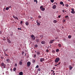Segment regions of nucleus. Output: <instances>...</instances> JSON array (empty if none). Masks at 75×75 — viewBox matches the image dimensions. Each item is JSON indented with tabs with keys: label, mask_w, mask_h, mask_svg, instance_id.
Here are the masks:
<instances>
[{
	"label": "nucleus",
	"mask_w": 75,
	"mask_h": 75,
	"mask_svg": "<svg viewBox=\"0 0 75 75\" xmlns=\"http://www.w3.org/2000/svg\"><path fill=\"white\" fill-rule=\"evenodd\" d=\"M19 75H23V72L21 71L19 73Z\"/></svg>",
	"instance_id": "ddd939ff"
},
{
	"label": "nucleus",
	"mask_w": 75,
	"mask_h": 75,
	"mask_svg": "<svg viewBox=\"0 0 75 75\" xmlns=\"http://www.w3.org/2000/svg\"><path fill=\"white\" fill-rule=\"evenodd\" d=\"M36 41L37 42H39V41H40V40L39 39H36Z\"/></svg>",
	"instance_id": "6ab92c4d"
},
{
	"label": "nucleus",
	"mask_w": 75,
	"mask_h": 75,
	"mask_svg": "<svg viewBox=\"0 0 75 75\" xmlns=\"http://www.w3.org/2000/svg\"><path fill=\"white\" fill-rule=\"evenodd\" d=\"M13 17L15 19H16L17 20H18V17H17L14 16V15H13Z\"/></svg>",
	"instance_id": "39448f33"
},
{
	"label": "nucleus",
	"mask_w": 75,
	"mask_h": 75,
	"mask_svg": "<svg viewBox=\"0 0 75 75\" xmlns=\"http://www.w3.org/2000/svg\"><path fill=\"white\" fill-rule=\"evenodd\" d=\"M58 45H59V47H61V44H58Z\"/></svg>",
	"instance_id": "c85d7f7f"
},
{
	"label": "nucleus",
	"mask_w": 75,
	"mask_h": 75,
	"mask_svg": "<svg viewBox=\"0 0 75 75\" xmlns=\"http://www.w3.org/2000/svg\"><path fill=\"white\" fill-rule=\"evenodd\" d=\"M25 24H26V25H29V22H26Z\"/></svg>",
	"instance_id": "9d476101"
},
{
	"label": "nucleus",
	"mask_w": 75,
	"mask_h": 75,
	"mask_svg": "<svg viewBox=\"0 0 75 75\" xmlns=\"http://www.w3.org/2000/svg\"><path fill=\"white\" fill-rule=\"evenodd\" d=\"M38 17L39 18H41V16L39 15L38 16Z\"/></svg>",
	"instance_id": "f704fd0d"
},
{
	"label": "nucleus",
	"mask_w": 75,
	"mask_h": 75,
	"mask_svg": "<svg viewBox=\"0 0 75 75\" xmlns=\"http://www.w3.org/2000/svg\"><path fill=\"white\" fill-rule=\"evenodd\" d=\"M12 8V7H11V6H10L8 7V8Z\"/></svg>",
	"instance_id": "de8ad7c7"
},
{
	"label": "nucleus",
	"mask_w": 75,
	"mask_h": 75,
	"mask_svg": "<svg viewBox=\"0 0 75 75\" xmlns=\"http://www.w3.org/2000/svg\"><path fill=\"white\" fill-rule=\"evenodd\" d=\"M50 1L52 3H54V0H51Z\"/></svg>",
	"instance_id": "cd10ccee"
},
{
	"label": "nucleus",
	"mask_w": 75,
	"mask_h": 75,
	"mask_svg": "<svg viewBox=\"0 0 75 75\" xmlns=\"http://www.w3.org/2000/svg\"><path fill=\"white\" fill-rule=\"evenodd\" d=\"M1 66L2 67H3L4 68H6V64H4L3 62H2L1 64Z\"/></svg>",
	"instance_id": "f257e3e1"
},
{
	"label": "nucleus",
	"mask_w": 75,
	"mask_h": 75,
	"mask_svg": "<svg viewBox=\"0 0 75 75\" xmlns=\"http://www.w3.org/2000/svg\"><path fill=\"white\" fill-rule=\"evenodd\" d=\"M31 37L32 38H34V35H31Z\"/></svg>",
	"instance_id": "5701e85b"
},
{
	"label": "nucleus",
	"mask_w": 75,
	"mask_h": 75,
	"mask_svg": "<svg viewBox=\"0 0 75 75\" xmlns=\"http://www.w3.org/2000/svg\"><path fill=\"white\" fill-rule=\"evenodd\" d=\"M60 4H61V5H62V4H64V2H61L60 3Z\"/></svg>",
	"instance_id": "aec40b11"
},
{
	"label": "nucleus",
	"mask_w": 75,
	"mask_h": 75,
	"mask_svg": "<svg viewBox=\"0 0 75 75\" xmlns=\"http://www.w3.org/2000/svg\"><path fill=\"white\" fill-rule=\"evenodd\" d=\"M57 8V6L55 5H54L53 6H52V8L53 9H55L56 8Z\"/></svg>",
	"instance_id": "6e6552de"
},
{
	"label": "nucleus",
	"mask_w": 75,
	"mask_h": 75,
	"mask_svg": "<svg viewBox=\"0 0 75 75\" xmlns=\"http://www.w3.org/2000/svg\"><path fill=\"white\" fill-rule=\"evenodd\" d=\"M65 64H66V63L64 62V65H65Z\"/></svg>",
	"instance_id": "bf43d9fd"
},
{
	"label": "nucleus",
	"mask_w": 75,
	"mask_h": 75,
	"mask_svg": "<svg viewBox=\"0 0 75 75\" xmlns=\"http://www.w3.org/2000/svg\"><path fill=\"white\" fill-rule=\"evenodd\" d=\"M51 71H53H53H54L53 70H51Z\"/></svg>",
	"instance_id": "052dcab7"
},
{
	"label": "nucleus",
	"mask_w": 75,
	"mask_h": 75,
	"mask_svg": "<svg viewBox=\"0 0 75 75\" xmlns=\"http://www.w3.org/2000/svg\"><path fill=\"white\" fill-rule=\"evenodd\" d=\"M65 6L66 7H68L69 6V5H68V4H66Z\"/></svg>",
	"instance_id": "412c9836"
},
{
	"label": "nucleus",
	"mask_w": 75,
	"mask_h": 75,
	"mask_svg": "<svg viewBox=\"0 0 75 75\" xmlns=\"http://www.w3.org/2000/svg\"><path fill=\"white\" fill-rule=\"evenodd\" d=\"M59 51V49H57L56 50V52H57Z\"/></svg>",
	"instance_id": "393cba45"
},
{
	"label": "nucleus",
	"mask_w": 75,
	"mask_h": 75,
	"mask_svg": "<svg viewBox=\"0 0 75 75\" xmlns=\"http://www.w3.org/2000/svg\"><path fill=\"white\" fill-rule=\"evenodd\" d=\"M33 38V40H35V37H34V38Z\"/></svg>",
	"instance_id": "c03bdc74"
},
{
	"label": "nucleus",
	"mask_w": 75,
	"mask_h": 75,
	"mask_svg": "<svg viewBox=\"0 0 75 75\" xmlns=\"http://www.w3.org/2000/svg\"><path fill=\"white\" fill-rule=\"evenodd\" d=\"M56 4H57V3H56Z\"/></svg>",
	"instance_id": "774afa93"
},
{
	"label": "nucleus",
	"mask_w": 75,
	"mask_h": 75,
	"mask_svg": "<svg viewBox=\"0 0 75 75\" xmlns=\"http://www.w3.org/2000/svg\"><path fill=\"white\" fill-rule=\"evenodd\" d=\"M41 10H42V11H44V10H45V8H42L41 9Z\"/></svg>",
	"instance_id": "2eb2a0df"
},
{
	"label": "nucleus",
	"mask_w": 75,
	"mask_h": 75,
	"mask_svg": "<svg viewBox=\"0 0 75 75\" xmlns=\"http://www.w3.org/2000/svg\"><path fill=\"white\" fill-rule=\"evenodd\" d=\"M35 46L36 48L38 47V45H35Z\"/></svg>",
	"instance_id": "c756f323"
},
{
	"label": "nucleus",
	"mask_w": 75,
	"mask_h": 75,
	"mask_svg": "<svg viewBox=\"0 0 75 75\" xmlns=\"http://www.w3.org/2000/svg\"><path fill=\"white\" fill-rule=\"evenodd\" d=\"M6 61H7V63H10V60L9 59H7Z\"/></svg>",
	"instance_id": "423d86ee"
},
{
	"label": "nucleus",
	"mask_w": 75,
	"mask_h": 75,
	"mask_svg": "<svg viewBox=\"0 0 75 75\" xmlns=\"http://www.w3.org/2000/svg\"><path fill=\"white\" fill-rule=\"evenodd\" d=\"M30 18H31L30 20H32V19H33V18H32L31 17Z\"/></svg>",
	"instance_id": "603ef678"
},
{
	"label": "nucleus",
	"mask_w": 75,
	"mask_h": 75,
	"mask_svg": "<svg viewBox=\"0 0 75 75\" xmlns=\"http://www.w3.org/2000/svg\"><path fill=\"white\" fill-rule=\"evenodd\" d=\"M55 52V51L54 50H53L52 51V52L53 53H54V52Z\"/></svg>",
	"instance_id": "a19ab883"
},
{
	"label": "nucleus",
	"mask_w": 75,
	"mask_h": 75,
	"mask_svg": "<svg viewBox=\"0 0 75 75\" xmlns=\"http://www.w3.org/2000/svg\"><path fill=\"white\" fill-rule=\"evenodd\" d=\"M61 64V62H58V64H57L58 65H60V64Z\"/></svg>",
	"instance_id": "c9c22d12"
},
{
	"label": "nucleus",
	"mask_w": 75,
	"mask_h": 75,
	"mask_svg": "<svg viewBox=\"0 0 75 75\" xmlns=\"http://www.w3.org/2000/svg\"><path fill=\"white\" fill-rule=\"evenodd\" d=\"M58 64H57L54 65V66L55 67H57V66H58Z\"/></svg>",
	"instance_id": "09e8293b"
},
{
	"label": "nucleus",
	"mask_w": 75,
	"mask_h": 75,
	"mask_svg": "<svg viewBox=\"0 0 75 75\" xmlns=\"http://www.w3.org/2000/svg\"><path fill=\"white\" fill-rule=\"evenodd\" d=\"M71 13L72 14H75V12L74 11V9L73 8H71Z\"/></svg>",
	"instance_id": "7ed1b4c3"
},
{
	"label": "nucleus",
	"mask_w": 75,
	"mask_h": 75,
	"mask_svg": "<svg viewBox=\"0 0 75 75\" xmlns=\"http://www.w3.org/2000/svg\"><path fill=\"white\" fill-rule=\"evenodd\" d=\"M37 54L38 55H40V52H38V51L37 52Z\"/></svg>",
	"instance_id": "a211bd4d"
},
{
	"label": "nucleus",
	"mask_w": 75,
	"mask_h": 75,
	"mask_svg": "<svg viewBox=\"0 0 75 75\" xmlns=\"http://www.w3.org/2000/svg\"><path fill=\"white\" fill-rule=\"evenodd\" d=\"M39 67V66L38 65H37V66L36 67V68H38V67Z\"/></svg>",
	"instance_id": "72a5a7b5"
},
{
	"label": "nucleus",
	"mask_w": 75,
	"mask_h": 75,
	"mask_svg": "<svg viewBox=\"0 0 75 75\" xmlns=\"http://www.w3.org/2000/svg\"><path fill=\"white\" fill-rule=\"evenodd\" d=\"M63 22H65V20H63Z\"/></svg>",
	"instance_id": "864d4df0"
},
{
	"label": "nucleus",
	"mask_w": 75,
	"mask_h": 75,
	"mask_svg": "<svg viewBox=\"0 0 75 75\" xmlns=\"http://www.w3.org/2000/svg\"><path fill=\"white\" fill-rule=\"evenodd\" d=\"M34 2H36V3H37V0H34Z\"/></svg>",
	"instance_id": "473e14b6"
},
{
	"label": "nucleus",
	"mask_w": 75,
	"mask_h": 75,
	"mask_svg": "<svg viewBox=\"0 0 75 75\" xmlns=\"http://www.w3.org/2000/svg\"><path fill=\"white\" fill-rule=\"evenodd\" d=\"M53 22L54 23H57V21L56 20H54L53 21Z\"/></svg>",
	"instance_id": "f3484780"
},
{
	"label": "nucleus",
	"mask_w": 75,
	"mask_h": 75,
	"mask_svg": "<svg viewBox=\"0 0 75 75\" xmlns=\"http://www.w3.org/2000/svg\"><path fill=\"white\" fill-rule=\"evenodd\" d=\"M22 63H23V62H22V61H20L19 63V64L20 65H22Z\"/></svg>",
	"instance_id": "4468645a"
},
{
	"label": "nucleus",
	"mask_w": 75,
	"mask_h": 75,
	"mask_svg": "<svg viewBox=\"0 0 75 75\" xmlns=\"http://www.w3.org/2000/svg\"><path fill=\"white\" fill-rule=\"evenodd\" d=\"M7 41H8V42L9 43H11V41H10V39H7Z\"/></svg>",
	"instance_id": "f8f14e48"
},
{
	"label": "nucleus",
	"mask_w": 75,
	"mask_h": 75,
	"mask_svg": "<svg viewBox=\"0 0 75 75\" xmlns=\"http://www.w3.org/2000/svg\"><path fill=\"white\" fill-rule=\"evenodd\" d=\"M64 6V4H63V6Z\"/></svg>",
	"instance_id": "6e6d98bb"
},
{
	"label": "nucleus",
	"mask_w": 75,
	"mask_h": 75,
	"mask_svg": "<svg viewBox=\"0 0 75 75\" xmlns=\"http://www.w3.org/2000/svg\"><path fill=\"white\" fill-rule=\"evenodd\" d=\"M46 51L47 52H49V50H46Z\"/></svg>",
	"instance_id": "58836bf2"
},
{
	"label": "nucleus",
	"mask_w": 75,
	"mask_h": 75,
	"mask_svg": "<svg viewBox=\"0 0 75 75\" xmlns=\"http://www.w3.org/2000/svg\"><path fill=\"white\" fill-rule=\"evenodd\" d=\"M53 72L54 73V72H55L54 71H53Z\"/></svg>",
	"instance_id": "338daca9"
},
{
	"label": "nucleus",
	"mask_w": 75,
	"mask_h": 75,
	"mask_svg": "<svg viewBox=\"0 0 75 75\" xmlns=\"http://www.w3.org/2000/svg\"><path fill=\"white\" fill-rule=\"evenodd\" d=\"M36 57V55L35 54V55H34V57Z\"/></svg>",
	"instance_id": "5fc2aeb1"
},
{
	"label": "nucleus",
	"mask_w": 75,
	"mask_h": 75,
	"mask_svg": "<svg viewBox=\"0 0 75 75\" xmlns=\"http://www.w3.org/2000/svg\"><path fill=\"white\" fill-rule=\"evenodd\" d=\"M54 72H53L52 73V74H54Z\"/></svg>",
	"instance_id": "69168bd1"
},
{
	"label": "nucleus",
	"mask_w": 75,
	"mask_h": 75,
	"mask_svg": "<svg viewBox=\"0 0 75 75\" xmlns=\"http://www.w3.org/2000/svg\"><path fill=\"white\" fill-rule=\"evenodd\" d=\"M31 65V62H28L27 63V65L28 67H30Z\"/></svg>",
	"instance_id": "20e7f679"
},
{
	"label": "nucleus",
	"mask_w": 75,
	"mask_h": 75,
	"mask_svg": "<svg viewBox=\"0 0 75 75\" xmlns=\"http://www.w3.org/2000/svg\"><path fill=\"white\" fill-rule=\"evenodd\" d=\"M38 21H37L36 22H37V23H38Z\"/></svg>",
	"instance_id": "0e129e2a"
},
{
	"label": "nucleus",
	"mask_w": 75,
	"mask_h": 75,
	"mask_svg": "<svg viewBox=\"0 0 75 75\" xmlns=\"http://www.w3.org/2000/svg\"><path fill=\"white\" fill-rule=\"evenodd\" d=\"M9 9V8L7 7L6 8V10H8Z\"/></svg>",
	"instance_id": "b1692460"
},
{
	"label": "nucleus",
	"mask_w": 75,
	"mask_h": 75,
	"mask_svg": "<svg viewBox=\"0 0 75 75\" xmlns=\"http://www.w3.org/2000/svg\"><path fill=\"white\" fill-rule=\"evenodd\" d=\"M42 8H43V6H41L40 7V9H41Z\"/></svg>",
	"instance_id": "4c0bfd02"
},
{
	"label": "nucleus",
	"mask_w": 75,
	"mask_h": 75,
	"mask_svg": "<svg viewBox=\"0 0 75 75\" xmlns=\"http://www.w3.org/2000/svg\"><path fill=\"white\" fill-rule=\"evenodd\" d=\"M67 17H68V15L65 16V18H67Z\"/></svg>",
	"instance_id": "a18cd8bd"
},
{
	"label": "nucleus",
	"mask_w": 75,
	"mask_h": 75,
	"mask_svg": "<svg viewBox=\"0 0 75 75\" xmlns=\"http://www.w3.org/2000/svg\"><path fill=\"white\" fill-rule=\"evenodd\" d=\"M25 56H26V53H25Z\"/></svg>",
	"instance_id": "13d9d810"
},
{
	"label": "nucleus",
	"mask_w": 75,
	"mask_h": 75,
	"mask_svg": "<svg viewBox=\"0 0 75 75\" xmlns=\"http://www.w3.org/2000/svg\"><path fill=\"white\" fill-rule=\"evenodd\" d=\"M41 43L42 44H45V41H42Z\"/></svg>",
	"instance_id": "9b49d317"
},
{
	"label": "nucleus",
	"mask_w": 75,
	"mask_h": 75,
	"mask_svg": "<svg viewBox=\"0 0 75 75\" xmlns=\"http://www.w3.org/2000/svg\"><path fill=\"white\" fill-rule=\"evenodd\" d=\"M21 24H23V21H21Z\"/></svg>",
	"instance_id": "49530a36"
},
{
	"label": "nucleus",
	"mask_w": 75,
	"mask_h": 75,
	"mask_svg": "<svg viewBox=\"0 0 75 75\" xmlns=\"http://www.w3.org/2000/svg\"><path fill=\"white\" fill-rule=\"evenodd\" d=\"M54 40H50V43L52 44V43H53V42H54Z\"/></svg>",
	"instance_id": "1a4fd4ad"
},
{
	"label": "nucleus",
	"mask_w": 75,
	"mask_h": 75,
	"mask_svg": "<svg viewBox=\"0 0 75 75\" xmlns=\"http://www.w3.org/2000/svg\"><path fill=\"white\" fill-rule=\"evenodd\" d=\"M35 52L37 53V52L36 51H35Z\"/></svg>",
	"instance_id": "680f3d73"
},
{
	"label": "nucleus",
	"mask_w": 75,
	"mask_h": 75,
	"mask_svg": "<svg viewBox=\"0 0 75 75\" xmlns=\"http://www.w3.org/2000/svg\"><path fill=\"white\" fill-rule=\"evenodd\" d=\"M65 10H62V12H63V13H65Z\"/></svg>",
	"instance_id": "ea45409f"
},
{
	"label": "nucleus",
	"mask_w": 75,
	"mask_h": 75,
	"mask_svg": "<svg viewBox=\"0 0 75 75\" xmlns=\"http://www.w3.org/2000/svg\"><path fill=\"white\" fill-rule=\"evenodd\" d=\"M2 33V32L1 31H0V34H1Z\"/></svg>",
	"instance_id": "3c124183"
},
{
	"label": "nucleus",
	"mask_w": 75,
	"mask_h": 75,
	"mask_svg": "<svg viewBox=\"0 0 75 75\" xmlns=\"http://www.w3.org/2000/svg\"><path fill=\"white\" fill-rule=\"evenodd\" d=\"M68 38H71V35H69L68 36Z\"/></svg>",
	"instance_id": "a878e982"
},
{
	"label": "nucleus",
	"mask_w": 75,
	"mask_h": 75,
	"mask_svg": "<svg viewBox=\"0 0 75 75\" xmlns=\"http://www.w3.org/2000/svg\"><path fill=\"white\" fill-rule=\"evenodd\" d=\"M36 23H37L38 25H40V23L37 22H36Z\"/></svg>",
	"instance_id": "4be33fe9"
},
{
	"label": "nucleus",
	"mask_w": 75,
	"mask_h": 75,
	"mask_svg": "<svg viewBox=\"0 0 75 75\" xmlns=\"http://www.w3.org/2000/svg\"><path fill=\"white\" fill-rule=\"evenodd\" d=\"M18 30H20V28H18Z\"/></svg>",
	"instance_id": "4d7b16f0"
},
{
	"label": "nucleus",
	"mask_w": 75,
	"mask_h": 75,
	"mask_svg": "<svg viewBox=\"0 0 75 75\" xmlns=\"http://www.w3.org/2000/svg\"><path fill=\"white\" fill-rule=\"evenodd\" d=\"M22 54H23H23H24V52H22Z\"/></svg>",
	"instance_id": "e433bc0d"
},
{
	"label": "nucleus",
	"mask_w": 75,
	"mask_h": 75,
	"mask_svg": "<svg viewBox=\"0 0 75 75\" xmlns=\"http://www.w3.org/2000/svg\"><path fill=\"white\" fill-rule=\"evenodd\" d=\"M45 60V59H44V58H40V61L41 62H43V61H44Z\"/></svg>",
	"instance_id": "0eeeda50"
},
{
	"label": "nucleus",
	"mask_w": 75,
	"mask_h": 75,
	"mask_svg": "<svg viewBox=\"0 0 75 75\" xmlns=\"http://www.w3.org/2000/svg\"><path fill=\"white\" fill-rule=\"evenodd\" d=\"M59 60H60V59H59V58L57 57L54 60V62H55V63H56V62H58Z\"/></svg>",
	"instance_id": "f03ea898"
},
{
	"label": "nucleus",
	"mask_w": 75,
	"mask_h": 75,
	"mask_svg": "<svg viewBox=\"0 0 75 75\" xmlns=\"http://www.w3.org/2000/svg\"><path fill=\"white\" fill-rule=\"evenodd\" d=\"M16 70V68H14L13 69V71H15Z\"/></svg>",
	"instance_id": "7c9ffc66"
},
{
	"label": "nucleus",
	"mask_w": 75,
	"mask_h": 75,
	"mask_svg": "<svg viewBox=\"0 0 75 75\" xmlns=\"http://www.w3.org/2000/svg\"><path fill=\"white\" fill-rule=\"evenodd\" d=\"M20 30H21V28H20Z\"/></svg>",
	"instance_id": "e2e57ef3"
},
{
	"label": "nucleus",
	"mask_w": 75,
	"mask_h": 75,
	"mask_svg": "<svg viewBox=\"0 0 75 75\" xmlns=\"http://www.w3.org/2000/svg\"><path fill=\"white\" fill-rule=\"evenodd\" d=\"M73 68V67H71V66H70V68H69V69L70 70H72V69Z\"/></svg>",
	"instance_id": "dca6fc26"
},
{
	"label": "nucleus",
	"mask_w": 75,
	"mask_h": 75,
	"mask_svg": "<svg viewBox=\"0 0 75 75\" xmlns=\"http://www.w3.org/2000/svg\"><path fill=\"white\" fill-rule=\"evenodd\" d=\"M15 67H17V64L16 63V64H15Z\"/></svg>",
	"instance_id": "79ce46f5"
},
{
	"label": "nucleus",
	"mask_w": 75,
	"mask_h": 75,
	"mask_svg": "<svg viewBox=\"0 0 75 75\" xmlns=\"http://www.w3.org/2000/svg\"><path fill=\"white\" fill-rule=\"evenodd\" d=\"M35 62V60L34 59L33 60V63H34Z\"/></svg>",
	"instance_id": "bb28decb"
},
{
	"label": "nucleus",
	"mask_w": 75,
	"mask_h": 75,
	"mask_svg": "<svg viewBox=\"0 0 75 75\" xmlns=\"http://www.w3.org/2000/svg\"><path fill=\"white\" fill-rule=\"evenodd\" d=\"M38 71H41V69H40V68L38 69Z\"/></svg>",
	"instance_id": "2f4dec72"
},
{
	"label": "nucleus",
	"mask_w": 75,
	"mask_h": 75,
	"mask_svg": "<svg viewBox=\"0 0 75 75\" xmlns=\"http://www.w3.org/2000/svg\"><path fill=\"white\" fill-rule=\"evenodd\" d=\"M5 56H8V55H7L6 53L5 54Z\"/></svg>",
	"instance_id": "37998d69"
},
{
	"label": "nucleus",
	"mask_w": 75,
	"mask_h": 75,
	"mask_svg": "<svg viewBox=\"0 0 75 75\" xmlns=\"http://www.w3.org/2000/svg\"><path fill=\"white\" fill-rule=\"evenodd\" d=\"M58 17L59 18H60L61 17V15H59V16H58Z\"/></svg>",
	"instance_id": "8fccbe9b"
}]
</instances>
